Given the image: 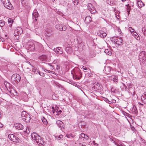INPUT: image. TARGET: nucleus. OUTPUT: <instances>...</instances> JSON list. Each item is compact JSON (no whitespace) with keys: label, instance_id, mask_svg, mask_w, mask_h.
<instances>
[{"label":"nucleus","instance_id":"79ce46f5","mask_svg":"<svg viewBox=\"0 0 146 146\" xmlns=\"http://www.w3.org/2000/svg\"><path fill=\"white\" fill-rule=\"evenodd\" d=\"M85 135L84 134L82 133L80 134V137H81L84 138V137H85Z\"/></svg>","mask_w":146,"mask_h":146},{"label":"nucleus","instance_id":"0eeeda50","mask_svg":"<svg viewBox=\"0 0 146 146\" xmlns=\"http://www.w3.org/2000/svg\"><path fill=\"white\" fill-rule=\"evenodd\" d=\"M146 53L145 51L141 52L139 55V57L140 59H142V61L143 63H145V62H146V57H145V54Z\"/></svg>","mask_w":146,"mask_h":146},{"label":"nucleus","instance_id":"ddd939ff","mask_svg":"<svg viewBox=\"0 0 146 146\" xmlns=\"http://www.w3.org/2000/svg\"><path fill=\"white\" fill-rule=\"evenodd\" d=\"M39 59L42 61H46L48 58V56L46 55L43 54L39 56L38 57Z\"/></svg>","mask_w":146,"mask_h":146},{"label":"nucleus","instance_id":"f3484780","mask_svg":"<svg viewBox=\"0 0 146 146\" xmlns=\"http://www.w3.org/2000/svg\"><path fill=\"white\" fill-rule=\"evenodd\" d=\"M111 80H113L114 82L117 83L118 82L117 76H112L110 77Z\"/></svg>","mask_w":146,"mask_h":146},{"label":"nucleus","instance_id":"b1692460","mask_svg":"<svg viewBox=\"0 0 146 146\" xmlns=\"http://www.w3.org/2000/svg\"><path fill=\"white\" fill-rule=\"evenodd\" d=\"M62 25L57 24L55 26V28L57 29H58L59 31H61L62 30Z\"/></svg>","mask_w":146,"mask_h":146},{"label":"nucleus","instance_id":"c03bdc74","mask_svg":"<svg viewBox=\"0 0 146 146\" xmlns=\"http://www.w3.org/2000/svg\"><path fill=\"white\" fill-rule=\"evenodd\" d=\"M134 5V3L133 2H131L130 3L129 6H131V7H133V6Z\"/></svg>","mask_w":146,"mask_h":146},{"label":"nucleus","instance_id":"bb28decb","mask_svg":"<svg viewBox=\"0 0 146 146\" xmlns=\"http://www.w3.org/2000/svg\"><path fill=\"white\" fill-rule=\"evenodd\" d=\"M104 52L106 54L109 55H111L112 54V53L111 52L110 50L108 49L105 50L104 51Z\"/></svg>","mask_w":146,"mask_h":146},{"label":"nucleus","instance_id":"4c0bfd02","mask_svg":"<svg viewBox=\"0 0 146 146\" xmlns=\"http://www.w3.org/2000/svg\"><path fill=\"white\" fill-rule=\"evenodd\" d=\"M131 6H129V7H127V12H128V14L129 15V14L131 10Z\"/></svg>","mask_w":146,"mask_h":146},{"label":"nucleus","instance_id":"2f4dec72","mask_svg":"<svg viewBox=\"0 0 146 146\" xmlns=\"http://www.w3.org/2000/svg\"><path fill=\"white\" fill-rule=\"evenodd\" d=\"M142 31L143 35H145L146 34V29L145 28H142Z\"/></svg>","mask_w":146,"mask_h":146},{"label":"nucleus","instance_id":"0e129e2a","mask_svg":"<svg viewBox=\"0 0 146 146\" xmlns=\"http://www.w3.org/2000/svg\"><path fill=\"white\" fill-rule=\"evenodd\" d=\"M93 143H94V144L95 143V141H93Z\"/></svg>","mask_w":146,"mask_h":146},{"label":"nucleus","instance_id":"473e14b6","mask_svg":"<svg viewBox=\"0 0 146 146\" xmlns=\"http://www.w3.org/2000/svg\"><path fill=\"white\" fill-rule=\"evenodd\" d=\"M115 139H110V140L111 141V142H112L113 143H114V144L116 145H119V144L118 143H117L116 142H115Z\"/></svg>","mask_w":146,"mask_h":146},{"label":"nucleus","instance_id":"aec40b11","mask_svg":"<svg viewBox=\"0 0 146 146\" xmlns=\"http://www.w3.org/2000/svg\"><path fill=\"white\" fill-rule=\"evenodd\" d=\"M66 51L67 53L68 54L72 52V49L70 46H69L66 48Z\"/></svg>","mask_w":146,"mask_h":146},{"label":"nucleus","instance_id":"5fc2aeb1","mask_svg":"<svg viewBox=\"0 0 146 146\" xmlns=\"http://www.w3.org/2000/svg\"><path fill=\"white\" fill-rule=\"evenodd\" d=\"M123 113L124 114V115H126L127 114H128L127 113H125L124 111H123Z\"/></svg>","mask_w":146,"mask_h":146},{"label":"nucleus","instance_id":"39448f33","mask_svg":"<svg viewBox=\"0 0 146 146\" xmlns=\"http://www.w3.org/2000/svg\"><path fill=\"white\" fill-rule=\"evenodd\" d=\"M112 39L114 43L118 45H121L123 44V40L121 37H113L112 38Z\"/></svg>","mask_w":146,"mask_h":146},{"label":"nucleus","instance_id":"423d86ee","mask_svg":"<svg viewBox=\"0 0 146 146\" xmlns=\"http://www.w3.org/2000/svg\"><path fill=\"white\" fill-rule=\"evenodd\" d=\"M8 138L11 141L16 143L19 142V139L13 134H9L8 136Z\"/></svg>","mask_w":146,"mask_h":146},{"label":"nucleus","instance_id":"58836bf2","mask_svg":"<svg viewBox=\"0 0 146 146\" xmlns=\"http://www.w3.org/2000/svg\"><path fill=\"white\" fill-rule=\"evenodd\" d=\"M4 25V23L3 21H0V26L2 27Z\"/></svg>","mask_w":146,"mask_h":146},{"label":"nucleus","instance_id":"7c9ffc66","mask_svg":"<svg viewBox=\"0 0 146 146\" xmlns=\"http://www.w3.org/2000/svg\"><path fill=\"white\" fill-rule=\"evenodd\" d=\"M33 15L35 18H36L38 17V12H35L33 13Z\"/></svg>","mask_w":146,"mask_h":146},{"label":"nucleus","instance_id":"393cba45","mask_svg":"<svg viewBox=\"0 0 146 146\" xmlns=\"http://www.w3.org/2000/svg\"><path fill=\"white\" fill-rule=\"evenodd\" d=\"M41 119L44 125H47L48 124V122L46 119L44 117H43Z\"/></svg>","mask_w":146,"mask_h":146},{"label":"nucleus","instance_id":"4468645a","mask_svg":"<svg viewBox=\"0 0 146 146\" xmlns=\"http://www.w3.org/2000/svg\"><path fill=\"white\" fill-rule=\"evenodd\" d=\"M14 127L16 129L21 130L23 129V126L20 123H16L14 124Z\"/></svg>","mask_w":146,"mask_h":146},{"label":"nucleus","instance_id":"338daca9","mask_svg":"<svg viewBox=\"0 0 146 146\" xmlns=\"http://www.w3.org/2000/svg\"><path fill=\"white\" fill-rule=\"evenodd\" d=\"M55 0H52V1H54Z\"/></svg>","mask_w":146,"mask_h":146},{"label":"nucleus","instance_id":"4d7b16f0","mask_svg":"<svg viewBox=\"0 0 146 146\" xmlns=\"http://www.w3.org/2000/svg\"><path fill=\"white\" fill-rule=\"evenodd\" d=\"M126 6H127V7H129V4H128L127 5H125Z\"/></svg>","mask_w":146,"mask_h":146},{"label":"nucleus","instance_id":"a19ab883","mask_svg":"<svg viewBox=\"0 0 146 146\" xmlns=\"http://www.w3.org/2000/svg\"><path fill=\"white\" fill-rule=\"evenodd\" d=\"M72 1L74 3V5H77L78 4V2L77 0H74Z\"/></svg>","mask_w":146,"mask_h":146},{"label":"nucleus","instance_id":"ea45409f","mask_svg":"<svg viewBox=\"0 0 146 146\" xmlns=\"http://www.w3.org/2000/svg\"><path fill=\"white\" fill-rule=\"evenodd\" d=\"M4 85L6 88H7L8 86L9 85V84L7 82H4Z\"/></svg>","mask_w":146,"mask_h":146},{"label":"nucleus","instance_id":"13d9d810","mask_svg":"<svg viewBox=\"0 0 146 146\" xmlns=\"http://www.w3.org/2000/svg\"><path fill=\"white\" fill-rule=\"evenodd\" d=\"M143 143L145 146H146V142H143Z\"/></svg>","mask_w":146,"mask_h":146},{"label":"nucleus","instance_id":"864d4df0","mask_svg":"<svg viewBox=\"0 0 146 146\" xmlns=\"http://www.w3.org/2000/svg\"><path fill=\"white\" fill-rule=\"evenodd\" d=\"M32 70L34 72H36V70L35 69H33Z\"/></svg>","mask_w":146,"mask_h":146},{"label":"nucleus","instance_id":"9b49d317","mask_svg":"<svg viewBox=\"0 0 146 146\" xmlns=\"http://www.w3.org/2000/svg\"><path fill=\"white\" fill-rule=\"evenodd\" d=\"M98 35L101 37H105L106 35V33L102 31H99L97 32Z\"/></svg>","mask_w":146,"mask_h":146},{"label":"nucleus","instance_id":"f257e3e1","mask_svg":"<svg viewBox=\"0 0 146 146\" xmlns=\"http://www.w3.org/2000/svg\"><path fill=\"white\" fill-rule=\"evenodd\" d=\"M31 137L33 140L35 141L40 146L44 144V141L42 139L37 133H33L31 134Z\"/></svg>","mask_w":146,"mask_h":146},{"label":"nucleus","instance_id":"37998d69","mask_svg":"<svg viewBox=\"0 0 146 146\" xmlns=\"http://www.w3.org/2000/svg\"><path fill=\"white\" fill-rule=\"evenodd\" d=\"M54 84L56 85L58 87H60V86H61V85L59 84V83H57L56 82H55L54 83Z\"/></svg>","mask_w":146,"mask_h":146},{"label":"nucleus","instance_id":"5701e85b","mask_svg":"<svg viewBox=\"0 0 146 146\" xmlns=\"http://www.w3.org/2000/svg\"><path fill=\"white\" fill-rule=\"evenodd\" d=\"M19 34H18V33H15V31H14V38L15 40H17L18 39V38H19Z\"/></svg>","mask_w":146,"mask_h":146},{"label":"nucleus","instance_id":"6e6552de","mask_svg":"<svg viewBox=\"0 0 146 146\" xmlns=\"http://www.w3.org/2000/svg\"><path fill=\"white\" fill-rule=\"evenodd\" d=\"M12 79L13 80L14 79V80L15 81L19 82L21 79V77L19 74H13L12 76Z\"/></svg>","mask_w":146,"mask_h":146},{"label":"nucleus","instance_id":"8fccbe9b","mask_svg":"<svg viewBox=\"0 0 146 146\" xmlns=\"http://www.w3.org/2000/svg\"><path fill=\"white\" fill-rule=\"evenodd\" d=\"M117 31H118V32L119 33V34L120 35H121V33H122L121 32V30L119 28L118 29H117Z\"/></svg>","mask_w":146,"mask_h":146},{"label":"nucleus","instance_id":"dca6fc26","mask_svg":"<svg viewBox=\"0 0 146 146\" xmlns=\"http://www.w3.org/2000/svg\"><path fill=\"white\" fill-rule=\"evenodd\" d=\"M105 73L106 74H109L110 73L111 69L110 67L105 66L104 68Z\"/></svg>","mask_w":146,"mask_h":146},{"label":"nucleus","instance_id":"7ed1b4c3","mask_svg":"<svg viewBox=\"0 0 146 146\" xmlns=\"http://www.w3.org/2000/svg\"><path fill=\"white\" fill-rule=\"evenodd\" d=\"M21 116L23 120L27 123L29 122L30 121V117L26 111H23L21 113Z\"/></svg>","mask_w":146,"mask_h":146},{"label":"nucleus","instance_id":"49530a36","mask_svg":"<svg viewBox=\"0 0 146 146\" xmlns=\"http://www.w3.org/2000/svg\"><path fill=\"white\" fill-rule=\"evenodd\" d=\"M82 68L83 70H87L88 69V68L87 67H86L84 66H82Z\"/></svg>","mask_w":146,"mask_h":146},{"label":"nucleus","instance_id":"603ef678","mask_svg":"<svg viewBox=\"0 0 146 146\" xmlns=\"http://www.w3.org/2000/svg\"><path fill=\"white\" fill-rule=\"evenodd\" d=\"M135 33V34H134L133 35H134V36H135V37H137V36H138V34H137V33H136V32Z\"/></svg>","mask_w":146,"mask_h":146},{"label":"nucleus","instance_id":"a878e982","mask_svg":"<svg viewBox=\"0 0 146 146\" xmlns=\"http://www.w3.org/2000/svg\"><path fill=\"white\" fill-rule=\"evenodd\" d=\"M132 111L134 114H136L137 113V109L135 106L133 107L132 109Z\"/></svg>","mask_w":146,"mask_h":146},{"label":"nucleus","instance_id":"680f3d73","mask_svg":"<svg viewBox=\"0 0 146 146\" xmlns=\"http://www.w3.org/2000/svg\"><path fill=\"white\" fill-rule=\"evenodd\" d=\"M94 145H98V144L97 143H94Z\"/></svg>","mask_w":146,"mask_h":146},{"label":"nucleus","instance_id":"c756f323","mask_svg":"<svg viewBox=\"0 0 146 146\" xmlns=\"http://www.w3.org/2000/svg\"><path fill=\"white\" fill-rule=\"evenodd\" d=\"M94 8L92 7V8H91L89 10L90 12L92 14H94V13L95 12V11L94 10Z\"/></svg>","mask_w":146,"mask_h":146},{"label":"nucleus","instance_id":"2eb2a0df","mask_svg":"<svg viewBox=\"0 0 146 146\" xmlns=\"http://www.w3.org/2000/svg\"><path fill=\"white\" fill-rule=\"evenodd\" d=\"M95 89H96L97 90H100L102 88V86L98 82H95L94 84Z\"/></svg>","mask_w":146,"mask_h":146},{"label":"nucleus","instance_id":"c9c22d12","mask_svg":"<svg viewBox=\"0 0 146 146\" xmlns=\"http://www.w3.org/2000/svg\"><path fill=\"white\" fill-rule=\"evenodd\" d=\"M92 7H93L91 3H90L88 4V10L90 9L91 8H92Z\"/></svg>","mask_w":146,"mask_h":146},{"label":"nucleus","instance_id":"bf43d9fd","mask_svg":"<svg viewBox=\"0 0 146 146\" xmlns=\"http://www.w3.org/2000/svg\"><path fill=\"white\" fill-rule=\"evenodd\" d=\"M61 112H62V111L61 110H59L58 111V113H60Z\"/></svg>","mask_w":146,"mask_h":146},{"label":"nucleus","instance_id":"052dcab7","mask_svg":"<svg viewBox=\"0 0 146 146\" xmlns=\"http://www.w3.org/2000/svg\"><path fill=\"white\" fill-rule=\"evenodd\" d=\"M123 2H124L125 1H126L127 0H121Z\"/></svg>","mask_w":146,"mask_h":146},{"label":"nucleus","instance_id":"6e6d98bb","mask_svg":"<svg viewBox=\"0 0 146 146\" xmlns=\"http://www.w3.org/2000/svg\"><path fill=\"white\" fill-rule=\"evenodd\" d=\"M3 127V125L0 122V128H1Z\"/></svg>","mask_w":146,"mask_h":146},{"label":"nucleus","instance_id":"cd10ccee","mask_svg":"<svg viewBox=\"0 0 146 146\" xmlns=\"http://www.w3.org/2000/svg\"><path fill=\"white\" fill-rule=\"evenodd\" d=\"M129 30L132 34H134L135 33L134 30L131 27H129Z\"/></svg>","mask_w":146,"mask_h":146},{"label":"nucleus","instance_id":"72a5a7b5","mask_svg":"<svg viewBox=\"0 0 146 146\" xmlns=\"http://www.w3.org/2000/svg\"><path fill=\"white\" fill-rule=\"evenodd\" d=\"M61 29L62 30L61 31H65L66 29V26L64 25H62Z\"/></svg>","mask_w":146,"mask_h":146},{"label":"nucleus","instance_id":"20e7f679","mask_svg":"<svg viewBox=\"0 0 146 146\" xmlns=\"http://www.w3.org/2000/svg\"><path fill=\"white\" fill-rule=\"evenodd\" d=\"M1 1L6 8L10 10L13 9V7L8 0H1Z\"/></svg>","mask_w":146,"mask_h":146},{"label":"nucleus","instance_id":"a211bd4d","mask_svg":"<svg viewBox=\"0 0 146 146\" xmlns=\"http://www.w3.org/2000/svg\"><path fill=\"white\" fill-rule=\"evenodd\" d=\"M141 99L143 103H146V92L142 95Z\"/></svg>","mask_w":146,"mask_h":146},{"label":"nucleus","instance_id":"f704fd0d","mask_svg":"<svg viewBox=\"0 0 146 146\" xmlns=\"http://www.w3.org/2000/svg\"><path fill=\"white\" fill-rule=\"evenodd\" d=\"M104 100L106 102L109 104H111V103H112V102L111 100V101H110L106 98H105Z\"/></svg>","mask_w":146,"mask_h":146},{"label":"nucleus","instance_id":"e433bc0d","mask_svg":"<svg viewBox=\"0 0 146 146\" xmlns=\"http://www.w3.org/2000/svg\"><path fill=\"white\" fill-rule=\"evenodd\" d=\"M63 137L62 135H59L58 136H57L56 137V138L58 140H60Z\"/></svg>","mask_w":146,"mask_h":146},{"label":"nucleus","instance_id":"4be33fe9","mask_svg":"<svg viewBox=\"0 0 146 146\" xmlns=\"http://www.w3.org/2000/svg\"><path fill=\"white\" fill-rule=\"evenodd\" d=\"M13 22V21L12 19L11 18H9L8 20V23L9 24H10L9 25V27H11L12 26V24Z\"/></svg>","mask_w":146,"mask_h":146},{"label":"nucleus","instance_id":"de8ad7c7","mask_svg":"<svg viewBox=\"0 0 146 146\" xmlns=\"http://www.w3.org/2000/svg\"><path fill=\"white\" fill-rule=\"evenodd\" d=\"M45 72H48V73H52V72H53L52 71H50L49 70H45Z\"/></svg>","mask_w":146,"mask_h":146},{"label":"nucleus","instance_id":"f8f14e48","mask_svg":"<svg viewBox=\"0 0 146 146\" xmlns=\"http://www.w3.org/2000/svg\"><path fill=\"white\" fill-rule=\"evenodd\" d=\"M56 123L58 126L60 127L61 129L62 130V129L64 128V124L60 120H58L56 121Z\"/></svg>","mask_w":146,"mask_h":146},{"label":"nucleus","instance_id":"e2e57ef3","mask_svg":"<svg viewBox=\"0 0 146 146\" xmlns=\"http://www.w3.org/2000/svg\"><path fill=\"white\" fill-rule=\"evenodd\" d=\"M1 113H0V118H1Z\"/></svg>","mask_w":146,"mask_h":146},{"label":"nucleus","instance_id":"6ab92c4d","mask_svg":"<svg viewBox=\"0 0 146 146\" xmlns=\"http://www.w3.org/2000/svg\"><path fill=\"white\" fill-rule=\"evenodd\" d=\"M92 21V18L90 16H87L85 19V21L86 23H89Z\"/></svg>","mask_w":146,"mask_h":146},{"label":"nucleus","instance_id":"a18cd8bd","mask_svg":"<svg viewBox=\"0 0 146 146\" xmlns=\"http://www.w3.org/2000/svg\"><path fill=\"white\" fill-rule=\"evenodd\" d=\"M0 40L2 42H4L5 41L4 39L1 36H0Z\"/></svg>","mask_w":146,"mask_h":146},{"label":"nucleus","instance_id":"3c124183","mask_svg":"<svg viewBox=\"0 0 146 146\" xmlns=\"http://www.w3.org/2000/svg\"><path fill=\"white\" fill-rule=\"evenodd\" d=\"M84 138H86V139H90L89 138V137L88 135L85 136V137H84Z\"/></svg>","mask_w":146,"mask_h":146},{"label":"nucleus","instance_id":"f03ea898","mask_svg":"<svg viewBox=\"0 0 146 146\" xmlns=\"http://www.w3.org/2000/svg\"><path fill=\"white\" fill-rule=\"evenodd\" d=\"M81 71L78 68H75L74 70L71 71V73L73 75V78L79 80L82 77V74L81 72Z\"/></svg>","mask_w":146,"mask_h":146},{"label":"nucleus","instance_id":"1a4fd4ad","mask_svg":"<svg viewBox=\"0 0 146 146\" xmlns=\"http://www.w3.org/2000/svg\"><path fill=\"white\" fill-rule=\"evenodd\" d=\"M53 50L56 53L59 54H61L63 53V49L60 47H58L54 48Z\"/></svg>","mask_w":146,"mask_h":146},{"label":"nucleus","instance_id":"c85d7f7f","mask_svg":"<svg viewBox=\"0 0 146 146\" xmlns=\"http://www.w3.org/2000/svg\"><path fill=\"white\" fill-rule=\"evenodd\" d=\"M66 136L68 138H73L74 135L71 133H68L66 134Z\"/></svg>","mask_w":146,"mask_h":146},{"label":"nucleus","instance_id":"69168bd1","mask_svg":"<svg viewBox=\"0 0 146 146\" xmlns=\"http://www.w3.org/2000/svg\"><path fill=\"white\" fill-rule=\"evenodd\" d=\"M119 146H123V145H119Z\"/></svg>","mask_w":146,"mask_h":146},{"label":"nucleus","instance_id":"412c9836","mask_svg":"<svg viewBox=\"0 0 146 146\" xmlns=\"http://www.w3.org/2000/svg\"><path fill=\"white\" fill-rule=\"evenodd\" d=\"M15 32L18 33V34H19V35H20L21 33H22L23 32V30L21 28H18L17 29H16L15 31Z\"/></svg>","mask_w":146,"mask_h":146},{"label":"nucleus","instance_id":"09e8293b","mask_svg":"<svg viewBox=\"0 0 146 146\" xmlns=\"http://www.w3.org/2000/svg\"><path fill=\"white\" fill-rule=\"evenodd\" d=\"M38 72V73L39 75H40L41 76H43L44 74L43 73L40 72Z\"/></svg>","mask_w":146,"mask_h":146},{"label":"nucleus","instance_id":"9d476101","mask_svg":"<svg viewBox=\"0 0 146 146\" xmlns=\"http://www.w3.org/2000/svg\"><path fill=\"white\" fill-rule=\"evenodd\" d=\"M28 45V48H29V50H30L33 51L35 50V45L33 43L29 42Z\"/></svg>","mask_w":146,"mask_h":146},{"label":"nucleus","instance_id":"774afa93","mask_svg":"<svg viewBox=\"0 0 146 146\" xmlns=\"http://www.w3.org/2000/svg\"><path fill=\"white\" fill-rule=\"evenodd\" d=\"M23 0H21V1H23Z\"/></svg>","mask_w":146,"mask_h":146}]
</instances>
